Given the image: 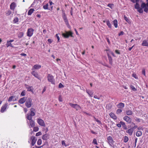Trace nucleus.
<instances>
[{
  "instance_id": "1",
  "label": "nucleus",
  "mask_w": 148,
  "mask_h": 148,
  "mask_svg": "<svg viewBox=\"0 0 148 148\" xmlns=\"http://www.w3.org/2000/svg\"><path fill=\"white\" fill-rule=\"evenodd\" d=\"M130 1L132 3H136L135 5V8L137 10V11L139 13H142L143 12V9H145V8H143L141 6V8L140 7L139 4V0H130Z\"/></svg>"
},
{
  "instance_id": "2",
  "label": "nucleus",
  "mask_w": 148,
  "mask_h": 148,
  "mask_svg": "<svg viewBox=\"0 0 148 148\" xmlns=\"http://www.w3.org/2000/svg\"><path fill=\"white\" fill-rule=\"evenodd\" d=\"M47 79L48 81L50 82L52 84H55V80L54 77L52 75L50 74H48L47 75Z\"/></svg>"
},
{
  "instance_id": "3",
  "label": "nucleus",
  "mask_w": 148,
  "mask_h": 148,
  "mask_svg": "<svg viewBox=\"0 0 148 148\" xmlns=\"http://www.w3.org/2000/svg\"><path fill=\"white\" fill-rule=\"evenodd\" d=\"M73 33L71 31L69 32L66 31L65 33H63L62 34V35L65 38H68L70 36L71 37H73Z\"/></svg>"
},
{
  "instance_id": "4",
  "label": "nucleus",
  "mask_w": 148,
  "mask_h": 148,
  "mask_svg": "<svg viewBox=\"0 0 148 148\" xmlns=\"http://www.w3.org/2000/svg\"><path fill=\"white\" fill-rule=\"evenodd\" d=\"M62 17L63 19L64 20L67 26L69 28L70 27V26L67 17L66 16L65 13L63 12L62 15Z\"/></svg>"
},
{
  "instance_id": "5",
  "label": "nucleus",
  "mask_w": 148,
  "mask_h": 148,
  "mask_svg": "<svg viewBox=\"0 0 148 148\" xmlns=\"http://www.w3.org/2000/svg\"><path fill=\"white\" fill-rule=\"evenodd\" d=\"M32 100L31 98H28L27 99L25 103V106L27 108H29L31 107L32 105Z\"/></svg>"
},
{
  "instance_id": "6",
  "label": "nucleus",
  "mask_w": 148,
  "mask_h": 148,
  "mask_svg": "<svg viewBox=\"0 0 148 148\" xmlns=\"http://www.w3.org/2000/svg\"><path fill=\"white\" fill-rule=\"evenodd\" d=\"M69 104L71 106L76 109L77 110L81 109L80 106L77 104H73L71 103H69Z\"/></svg>"
},
{
  "instance_id": "7",
  "label": "nucleus",
  "mask_w": 148,
  "mask_h": 148,
  "mask_svg": "<svg viewBox=\"0 0 148 148\" xmlns=\"http://www.w3.org/2000/svg\"><path fill=\"white\" fill-rule=\"evenodd\" d=\"M108 141L109 145L111 147H113V144L114 141L113 140L112 137L110 136H109L107 138Z\"/></svg>"
},
{
  "instance_id": "8",
  "label": "nucleus",
  "mask_w": 148,
  "mask_h": 148,
  "mask_svg": "<svg viewBox=\"0 0 148 148\" xmlns=\"http://www.w3.org/2000/svg\"><path fill=\"white\" fill-rule=\"evenodd\" d=\"M141 6L143 8H145L144 9V11L146 13L148 12V3H145L143 2L141 4Z\"/></svg>"
},
{
  "instance_id": "9",
  "label": "nucleus",
  "mask_w": 148,
  "mask_h": 148,
  "mask_svg": "<svg viewBox=\"0 0 148 148\" xmlns=\"http://www.w3.org/2000/svg\"><path fill=\"white\" fill-rule=\"evenodd\" d=\"M34 32V29L32 28L28 29L27 32V36L29 37H31L32 36Z\"/></svg>"
},
{
  "instance_id": "10",
  "label": "nucleus",
  "mask_w": 148,
  "mask_h": 148,
  "mask_svg": "<svg viewBox=\"0 0 148 148\" xmlns=\"http://www.w3.org/2000/svg\"><path fill=\"white\" fill-rule=\"evenodd\" d=\"M31 74L35 77L37 78L39 80H40L41 78L37 72L35 71H32L31 73Z\"/></svg>"
},
{
  "instance_id": "11",
  "label": "nucleus",
  "mask_w": 148,
  "mask_h": 148,
  "mask_svg": "<svg viewBox=\"0 0 148 148\" xmlns=\"http://www.w3.org/2000/svg\"><path fill=\"white\" fill-rule=\"evenodd\" d=\"M37 122L40 126L43 127L45 126V123L42 119H38L37 120Z\"/></svg>"
},
{
  "instance_id": "12",
  "label": "nucleus",
  "mask_w": 148,
  "mask_h": 148,
  "mask_svg": "<svg viewBox=\"0 0 148 148\" xmlns=\"http://www.w3.org/2000/svg\"><path fill=\"white\" fill-rule=\"evenodd\" d=\"M123 119L128 124L132 122V119L127 116H124Z\"/></svg>"
},
{
  "instance_id": "13",
  "label": "nucleus",
  "mask_w": 148,
  "mask_h": 148,
  "mask_svg": "<svg viewBox=\"0 0 148 148\" xmlns=\"http://www.w3.org/2000/svg\"><path fill=\"white\" fill-rule=\"evenodd\" d=\"M8 106V103H6L5 104L3 105L1 107L0 112L1 113H3L6 110Z\"/></svg>"
},
{
  "instance_id": "14",
  "label": "nucleus",
  "mask_w": 148,
  "mask_h": 148,
  "mask_svg": "<svg viewBox=\"0 0 148 148\" xmlns=\"http://www.w3.org/2000/svg\"><path fill=\"white\" fill-rule=\"evenodd\" d=\"M31 139L32 140L31 145L32 146H33L35 144L37 139L35 137L33 136L31 137Z\"/></svg>"
},
{
  "instance_id": "15",
  "label": "nucleus",
  "mask_w": 148,
  "mask_h": 148,
  "mask_svg": "<svg viewBox=\"0 0 148 148\" xmlns=\"http://www.w3.org/2000/svg\"><path fill=\"white\" fill-rule=\"evenodd\" d=\"M27 99V97H24L21 98L18 101L19 103L20 104H23L24 103Z\"/></svg>"
},
{
  "instance_id": "16",
  "label": "nucleus",
  "mask_w": 148,
  "mask_h": 148,
  "mask_svg": "<svg viewBox=\"0 0 148 148\" xmlns=\"http://www.w3.org/2000/svg\"><path fill=\"white\" fill-rule=\"evenodd\" d=\"M17 99L15 98V97L14 96H12L9 98L8 101L9 102H11L12 101H16Z\"/></svg>"
},
{
  "instance_id": "17",
  "label": "nucleus",
  "mask_w": 148,
  "mask_h": 148,
  "mask_svg": "<svg viewBox=\"0 0 148 148\" xmlns=\"http://www.w3.org/2000/svg\"><path fill=\"white\" fill-rule=\"evenodd\" d=\"M49 135L48 134H46L42 136V139L44 140H46L49 138Z\"/></svg>"
},
{
  "instance_id": "18",
  "label": "nucleus",
  "mask_w": 148,
  "mask_h": 148,
  "mask_svg": "<svg viewBox=\"0 0 148 148\" xmlns=\"http://www.w3.org/2000/svg\"><path fill=\"white\" fill-rule=\"evenodd\" d=\"M30 113L29 114L30 115H31V116H34L35 115V110L33 108H32L30 109Z\"/></svg>"
},
{
  "instance_id": "19",
  "label": "nucleus",
  "mask_w": 148,
  "mask_h": 148,
  "mask_svg": "<svg viewBox=\"0 0 148 148\" xmlns=\"http://www.w3.org/2000/svg\"><path fill=\"white\" fill-rule=\"evenodd\" d=\"M16 6V3L14 2L12 3L11 4L10 6V9L14 10Z\"/></svg>"
},
{
  "instance_id": "20",
  "label": "nucleus",
  "mask_w": 148,
  "mask_h": 148,
  "mask_svg": "<svg viewBox=\"0 0 148 148\" xmlns=\"http://www.w3.org/2000/svg\"><path fill=\"white\" fill-rule=\"evenodd\" d=\"M125 104L124 103H121L117 105V107L119 108H122L124 107Z\"/></svg>"
},
{
  "instance_id": "21",
  "label": "nucleus",
  "mask_w": 148,
  "mask_h": 148,
  "mask_svg": "<svg viewBox=\"0 0 148 148\" xmlns=\"http://www.w3.org/2000/svg\"><path fill=\"white\" fill-rule=\"evenodd\" d=\"M133 130L131 128L126 131V132L128 133L130 136H131L133 133Z\"/></svg>"
},
{
  "instance_id": "22",
  "label": "nucleus",
  "mask_w": 148,
  "mask_h": 148,
  "mask_svg": "<svg viewBox=\"0 0 148 148\" xmlns=\"http://www.w3.org/2000/svg\"><path fill=\"white\" fill-rule=\"evenodd\" d=\"M29 125L30 126L32 127H33L35 126V122L34 120H32L30 121Z\"/></svg>"
},
{
  "instance_id": "23",
  "label": "nucleus",
  "mask_w": 148,
  "mask_h": 148,
  "mask_svg": "<svg viewBox=\"0 0 148 148\" xmlns=\"http://www.w3.org/2000/svg\"><path fill=\"white\" fill-rule=\"evenodd\" d=\"M86 92L90 97H92V95L94 93L93 91L90 90H86Z\"/></svg>"
},
{
  "instance_id": "24",
  "label": "nucleus",
  "mask_w": 148,
  "mask_h": 148,
  "mask_svg": "<svg viewBox=\"0 0 148 148\" xmlns=\"http://www.w3.org/2000/svg\"><path fill=\"white\" fill-rule=\"evenodd\" d=\"M109 115L114 120H116L117 119V117L114 114V113L111 112L109 114Z\"/></svg>"
},
{
  "instance_id": "25",
  "label": "nucleus",
  "mask_w": 148,
  "mask_h": 148,
  "mask_svg": "<svg viewBox=\"0 0 148 148\" xmlns=\"http://www.w3.org/2000/svg\"><path fill=\"white\" fill-rule=\"evenodd\" d=\"M41 67V65L40 64H35L34 65L33 67V68L35 69L38 70L40 69Z\"/></svg>"
},
{
  "instance_id": "26",
  "label": "nucleus",
  "mask_w": 148,
  "mask_h": 148,
  "mask_svg": "<svg viewBox=\"0 0 148 148\" xmlns=\"http://www.w3.org/2000/svg\"><path fill=\"white\" fill-rule=\"evenodd\" d=\"M120 123H121V125H122L123 127V129L124 130H125L127 129V127L125 122L122 121H121L120 122Z\"/></svg>"
},
{
  "instance_id": "27",
  "label": "nucleus",
  "mask_w": 148,
  "mask_h": 148,
  "mask_svg": "<svg viewBox=\"0 0 148 148\" xmlns=\"http://www.w3.org/2000/svg\"><path fill=\"white\" fill-rule=\"evenodd\" d=\"M124 18L125 21L127 22L129 24H131V22L130 21V20L125 15H124Z\"/></svg>"
},
{
  "instance_id": "28",
  "label": "nucleus",
  "mask_w": 148,
  "mask_h": 148,
  "mask_svg": "<svg viewBox=\"0 0 148 148\" xmlns=\"http://www.w3.org/2000/svg\"><path fill=\"white\" fill-rule=\"evenodd\" d=\"M32 116H31V115H30L29 114H27L26 118L28 120L30 121L32 120Z\"/></svg>"
},
{
  "instance_id": "29",
  "label": "nucleus",
  "mask_w": 148,
  "mask_h": 148,
  "mask_svg": "<svg viewBox=\"0 0 148 148\" xmlns=\"http://www.w3.org/2000/svg\"><path fill=\"white\" fill-rule=\"evenodd\" d=\"M114 25L115 28L117 27L118 26V21L117 20H114L113 21Z\"/></svg>"
},
{
  "instance_id": "30",
  "label": "nucleus",
  "mask_w": 148,
  "mask_h": 148,
  "mask_svg": "<svg viewBox=\"0 0 148 148\" xmlns=\"http://www.w3.org/2000/svg\"><path fill=\"white\" fill-rule=\"evenodd\" d=\"M125 113L126 114L128 115H130L132 114V112L130 110H128L126 111Z\"/></svg>"
},
{
  "instance_id": "31",
  "label": "nucleus",
  "mask_w": 148,
  "mask_h": 148,
  "mask_svg": "<svg viewBox=\"0 0 148 148\" xmlns=\"http://www.w3.org/2000/svg\"><path fill=\"white\" fill-rule=\"evenodd\" d=\"M34 11V9L32 8L30 9L28 12L27 14L28 15H30L33 13V12Z\"/></svg>"
},
{
  "instance_id": "32",
  "label": "nucleus",
  "mask_w": 148,
  "mask_h": 148,
  "mask_svg": "<svg viewBox=\"0 0 148 148\" xmlns=\"http://www.w3.org/2000/svg\"><path fill=\"white\" fill-rule=\"evenodd\" d=\"M13 22L14 23H16L17 24H18V18L17 17H15L13 21Z\"/></svg>"
},
{
  "instance_id": "33",
  "label": "nucleus",
  "mask_w": 148,
  "mask_h": 148,
  "mask_svg": "<svg viewBox=\"0 0 148 148\" xmlns=\"http://www.w3.org/2000/svg\"><path fill=\"white\" fill-rule=\"evenodd\" d=\"M142 134V132L140 131H138L136 132V135L137 136H140Z\"/></svg>"
},
{
  "instance_id": "34",
  "label": "nucleus",
  "mask_w": 148,
  "mask_h": 148,
  "mask_svg": "<svg viewBox=\"0 0 148 148\" xmlns=\"http://www.w3.org/2000/svg\"><path fill=\"white\" fill-rule=\"evenodd\" d=\"M7 47H8L10 46L12 47H13V46L12 45L11 42H9L8 41L7 42V44L6 45Z\"/></svg>"
},
{
  "instance_id": "35",
  "label": "nucleus",
  "mask_w": 148,
  "mask_h": 148,
  "mask_svg": "<svg viewBox=\"0 0 148 148\" xmlns=\"http://www.w3.org/2000/svg\"><path fill=\"white\" fill-rule=\"evenodd\" d=\"M129 140L128 138L126 136H125L123 137V141L124 142L126 143Z\"/></svg>"
},
{
  "instance_id": "36",
  "label": "nucleus",
  "mask_w": 148,
  "mask_h": 148,
  "mask_svg": "<svg viewBox=\"0 0 148 148\" xmlns=\"http://www.w3.org/2000/svg\"><path fill=\"white\" fill-rule=\"evenodd\" d=\"M106 24H107V25L108 26V27L109 28H112V25H111V24L110 23L109 21L108 20L107 21H106Z\"/></svg>"
},
{
  "instance_id": "37",
  "label": "nucleus",
  "mask_w": 148,
  "mask_h": 148,
  "mask_svg": "<svg viewBox=\"0 0 148 148\" xmlns=\"http://www.w3.org/2000/svg\"><path fill=\"white\" fill-rule=\"evenodd\" d=\"M94 120L98 123L99 125H101L102 124L100 120L96 118L95 117H94Z\"/></svg>"
},
{
  "instance_id": "38",
  "label": "nucleus",
  "mask_w": 148,
  "mask_h": 148,
  "mask_svg": "<svg viewBox=\"0 0 148 148\" xmlns=\"http://www.w3.org/2000/svg\"><path fill=\"white\" fill-rule=\"evenodd\" d=\"M108 58L109 63L110 64H112V57H111V56H109V57H108Z\"/></svg>"
},
{
  "instance_id": "39",
  "label": "nucleus",
  "mask_w": 148,
  "mask_h": 148,
  "mask_svg": "<svg viewBox=\"0 0 148 148\" xmlns=\"http://www.w3.org/2000/svg\"><path fill=\"white\" fill-rule=\"evenodd\" d=\"M6 16H8L10 15L12 13V12L10 10H8L7 11L5 12Z\"/></svg>"
},
{
  "instance_id": "40",
  "label": "nucleus",
  "mask_w": 148,
  "mask_h": 148,
  "mask_svg": "<svg viewBox=\"0 0 148 148\" xmlns=\"http://www.w3.org/2000/svg\"><path fill=\"white\" fill-rule=\"evenodd\" d=\"M23 35V33L22 32H20L18 34V37L19 38H22Z\"/></svg>"
},
{
  "instance_id": "41",
  "label": "nucleus",
  "mask_w": 148,
  "mask_h": 148,
  "mask_svg": "<svg viewBox=\"0 0 148 148\" xmlns=\"http://www.w3.org/2000/svg\"><path fill=\"white\" fill-rule=\"evenodd\" d=\"M39 128L38 127H34L33 130L34 132H37L38 131Z\"/></svg>"
},
{
  "instance_id": "42",
  "label": "nucleus",
  "mask_w": 148,
  "mask_h": 148,
  "mask_svg": "<svg viewBox=\"0 0 148 148\" xmlns=\"http://www.w3.org/2000/svg\"><path fill=\"white\" fill-rule=\"evenodd\" d=\"M92 143L96 145H98V143H97V140L96 139L94 138L93 139Z\"/></svg>"
},
{
  "instance_id": "43",
  "label": "nucleus",
  "mask_w": 148,
  "mask_h": 148,
  "mask_svg": "<svg viewBox=\"0 0 148 148\" xmlns=\"http://www.w3.org/2000/svg\"><path fill=\"white\" fill-rule=\"evenodd\" d=\"M37 144L38 145H40L42 143V140L41 139H39L37 141Z\"/></svg>"
},
{
  "instance_id": "44",
  "label": "nucleus",
  "mask_w": 148,
  "mask_h": 148,
  "mask_svg": "<svg viewBox=\"0 0 148 148\" xmlns=\"http://www.w3.org/2000/svg\"><path fill=\"white\" fill-rule=\"evenodd\" d=\"M130 87L131 88L132 90L134 91H135L136 90V89L133 86L131 85L130 86Z\"/></svg>"
},
{
  "instance_id": "45",
  "label": "nucleus",
  "mask_w": 148,
  "mask_h": 148,
  "mask_svg": "<svg viewBox=\"0 0 148 148\" xmlns=\"http://www.w3.org/2000/svg\"><path fill=\"white\" fill-rule=\"evenodd\" d=\"M122 111V110L120 109H118L116 110V113L117 114H119Z\"/></svg>"
},
{
  "instance_id": "46",
  "label": "nucleus",
  "mask_w": 148,
  "mask_h": 148,
  "mask_svg": "<svg viewBox=\"0 0 148 148\" xmlns=\"http://www.w3.org/2000/svg\"><path fill=\"white\" fill-rule=\"evenodd\" d=\"M25 90H23L21 92V96H24L25 95Z\"/></svg>"
},
{
  "instance_id": "47",
  "label": "nucleus",
  "mask_w": 148,
  "mask_h": 148,
  "mask_svg": "<svg viewBox=\"0 0 148 148\" xmlns=\"http://www.w3.org/2000/svg\"><path fill=\"white\" fill-rule=\"evenodd\" d=\"M113 5H114V4H110V3H109V4H108V5L107 6H108V7H110V8H111L112 9V7H113Z\"/></svg>"
},
{
  "instance_id": "48",
  "label": "nucleus",
  "mask_w": 148,
  "mask_h": 148,
  "mask_svg": "<svg viewBox=\"0 0 148 148\" xmlns=\"http://www.w3.org/2000/svg\"><path fill=\"white\" fill-rule=\"evenodd\" d=\"M58 87L59 88H62L64 87V86L61 83H60L59 84Z\"/></svg>"
},
{
  "instance_id": "49",
  "label": "nucleus",
  "mask_w": 148,
  "mask_h": 148,
  "mask_svg": "<svg viewBox=\"0 0 148 148\" xmlns=\"http://www.w3.org/2000/svg\"><path fill=\"white\" fill-rule=\"evenodd\" d=\"M48 4H47L44 5L43 6V8L45 9H48Z\"/></svg>"
},
{
  "instance_id": "50",
  "label": "nucleus",
  "mask_w": 148,
  "mask_h": 148,
  "mask_svg": "<svg viewBox=\"0 0 148 148\" xmlns=\"http://www.w3.org/2000/svg\"><path fill=\"white\" fill-rule=\"evenodd\" d=\"M42 134V133L41 132H39L36 134V136H40Z\"/></svg>"
},
{
  "instance_id": "51",
  "label": "nucleus",
  "mask_w": 148,
  "mask_h": 148,
  "mask_svg": "<svg viewBox=\"0 0 148 148\" xmlns=\"http://www.w3.org/2000/svg\"><path fill=\"white\" fill-rule=\"evenodd\" d=\"M124 34V33L123 31H121L119 33L118 35L119 36L123 35Z\"/></svg>"
},
{
  "instance_id": "52",
  "label": "nucleus",
  "mask_w": 148,
  "mask_h": 148,
  "mask_svg": "<svg viewBox=\"0 0 148 148\" xmlns=\"http://www.w3.org/2000/svg\"><path fill=\"white\" fill-rule=\"evenodd\" d=\"M62 145H64L65 147L66 146V145L65 144L64 140H62Z\"/></svg>"
},
{
  "instance_id": "53",
  "label": "nucleus",
  "mask_w": 148,
  "mask_h": 148,
  "mask_svg": "<svg viewBox=\"0 0 148 148\" xmlns=\"http://www.w3.org/2000/svg\"><path fill=\"white\" fill-rule=\"evenodd\" d=\"M58 99H59V101H62V96L61 95H60L59 96Z\"/></svg>"
},
{
  "instance_id": "54",
  "label": "nucleus",
  "mask_w": 148,
  "mask_h": 148,
  "mask_svg": "<svg viewBox=\"0 0 148 148\" xmlns=\"http://www.w3.org/2000/svg\"><path fill=\"white\" fill-rule=\"evenodd\" d=\"M132 76L133 77H134V78H135L136 79H138V77H137L136 76V75L135 74L133 73L132 74Z\"/></svg>"
},
{
  "instance_id": "55",
  "label": "nucleus",
  "mask_w": 148,
  "mask_h": 148,
  "mask_svg": "<svg viewBox=\"0 0 148 148\" xmlns=\"http://www.w3.org/2000/svg\"><path fill=\"white\" fill-rule=\"evenodd\" d=\"M32 87V86H29V87H28L27 88V90L29 91H32V90L31 88Z\"/></svg>"
},
{
  "instance_id": "56",
  "label": "nucleus",
  "mask_w": 148,
  "mask_h": 148,
  "mask_svg": "<svg viewBox=\"0 0 148 148\" xmlns=\"http://www.w3.org/2000/svg\"><path fill=\"white\" fill-rule=\"evenodd\" d=\"M115 53H116V54H120V51L118 50H116L115 51Z\"/></svg>"
},
{
  "instance_id": "57",
  "label": "nucleus",
  "mask_w": 148,
  "mask_h": 148,
  "mask_svg": "<svg viewBox=\"0 0 148 148\" xmlns=\"http://www.w3.org/2000/svg\"><path fill=\"white\" fill-rule=\"evenodd\" d=\"M106 39L107 40V42H108V44L109 45H110L111 44V42H110V41L109 38L107 37H106Z\"/></svg>"
},
{
  "instance_id": "58",
  "label": "nucleus",
  "mask_w": 148,
  "mask_h": 148,
  "mask_svg": "<svg viewBox=\"0 0 148 148\" xmlns=\"http://www.w3.org/2000/svg\"><path fill=\"white\" fill-rule=\"evenodd\" d=\"M56 37L58 39V42H59L60 39V37H59V36L58 35V34H56Z\"/></svg>"
},
{
  "instance_id": "59",
  "label": "nucleus",
  "mask_w": 148,
  "mask_h": 148,
  "mask_svg": "<svg viewBox=\"0 0 148 148\" xmlns=\"http://www.w3.org/2000/svg\"><path fill=\"white\" fill-rule=\"evenodd\" d=\"M142 73L145 76V69H143L142 70Z\"/></svg>"
},
{
  "instance_id": "60",
  "label": "nucleus",
  "mask_w": 148,
  "mask_h": 148,
  "mask_svg": "<svg viewBox=\"0 0 148 148\" xmlns=\"http://www.w3.org/2000/svg\"><path fill=\"white\" fill-rule=\"evenodd\" d=\"M134 126L132 127V129H133V130H135V129H136V128L137 127V125H134Z\"/></svg>"
},
{
  "instance_id": "61",
  "label": "nucleus",
  "mask_w": 148,
  "mask_h": 148,
  "mask_svg": "<svg viewBox=\"0 0 148 148\" xmlns=\"http://www.w3.org/2000/svg\"><path fill=\"white\" fill-rule=\"evenodd\" d=\"M116 126L119 127L120 128L121 126V123H118L116 124Z\"/></svg>"
},
{
  "instance_id": "62",
  "label": "nucleus",
  "mask_w": 148,
  "mask_h": 148,
  "mask_svg": "<svg viewBox=\"0 0 148 148\" xmlns=\"http://www.w3.org/2000/svg\"><path fill=\"white\" fill-rule=\"evenodd\" d=\"M94 98L96 99H100V98L99 97H98V96L96 95H95L94 96Z\"/></svg>"
},
{
  "instance_id": "63",
  "label": "nucleus",
  "mask_w": 148,
  "mask_h": 148,
  "mask_svg": "<svg viewBox=\"0 0 148 148\" xmlns=\"http://www.w3.org/2000/svg\"><path fill=\"white\" fill-rule=\"evenodd\" d=\"M135 120L136 121H137L138 122H140V119L138 118H136L135 119Z\"/></svg>"
},
{
  "instance_id": "64",
  "label": "nucleus",
  "mask_w": 148,
  "mask_h": 148,
  "mask_svg": "<svg viewBox=\"0 0 148 148\" xmlns=\"http://www.w3.org/2000/svg\"><path fill=\"white\" fill-rule=\"evenodd\" d=\"M46 88L45 87L42 91V93H43L46 91Z\"/></svg>"
}]
</instances>
